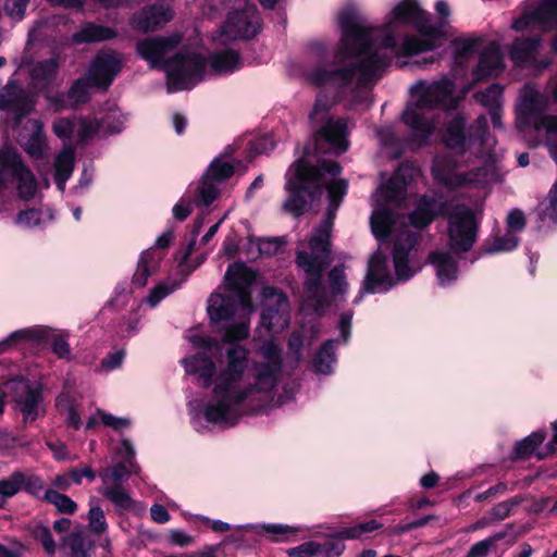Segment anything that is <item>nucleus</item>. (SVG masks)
<instances>
[{"mask_svg": "<svg viewBox=\"0 0 557 557\" xmlns=\"http://www.w3.org/2000/svg\"><path fill=\"white\" fill-rule=\"evenodd\" d=\"M255 274L243 263L231 264L224 276L225 294L213 293L207 305L210 323L226 346L214 362L208 355L219 342L195 327L185 338L198 350L182 360L186 373L210 384L208 395L188 403L193 428L206 432L209 426L228 429L245 417L280 407L296 394L284 385L282 345L271 337L260 344L253 356L239 342L250 334V314L255 311L250 286Z\"/></svg>", "mask_w": 557, "mask_h": 557, "instance_id": "nucleus-1", "label": "nucleus"}, {"mask_svg": "<svg viewBox=\"0 0 557 557\" xmlns=\"http://www.w3.org/2000/svg\"><path fill=\"white\" fill-rule=\"evenodd\" d=\"M341 39L330 59V42H309L306 59L310 65L305 79L321 89L309 114L314 131V151L341 154L348 149V124L343 117L330 115L339 100L351 107L368 108L372 103L371 88L397 58H410L437 48L443 37L442 25L424 10L420 0H397L382 23L364 25L352 10L338 15Z\"/></svg>", "mask_w": 557, "mask_h": 557, "instance_id": "nucleus-2", "label": "nucleus"}, {"mask_svg": "<svg viewBox=\"0 0 557 557\" xmlns=\"http://www.w3.org/2000/svg\"><path fill=\"white\" fill-rule=\"evenodd\" d=\"M341 166L333 161L318 159L307 148L286 173V189L289 193L284 209L298 216L315 200L327 201L323 222L313 231L308 244L301 243L297 250L296 264L306 274L304 298L300 310L321 315L330 306V295L322 284V273L330 263V235L336 211L346 193L347 181L339 176Z\"/></svg>", "mask_w": 557, "mask_h": 557, "instance_id": "nucleus-3", "label": "nucleus"}, {"mask_svg": "<svg viewBox=\"0 0 557 557\" xmlns=\"http://www.w3.org/2000/svg\"><path fill=\"white\" fill-rule=\"evenodd\" d=\"M418 174L414 166L403 164L374 195L375 207L370 225L379 243V250L369 260L367 275L355 304L360 302L364 294L385 293L399 282L410 280L421 270L417 248L418 233L409 231L405 218L389 208L392 205L399 206L407 184Z\"/></svg>", "mask_w": 557, "mask_h": 557, "instance_id": "nucleus-4", "label": "nucleus"}, {"mask_svg": "<svg viewBox=\"0 0 557 557\" xmlns=\"http://www.w3.org/2000/svg\"><path fill=\"white\" fill-rule=\"evenodd\" d=\"M463 127L465 120L460 116L454 117L443 136L445 145L456 153L476 151L484 157V160L470 166L458 161L450 153L436 156L432 165L433 178L448 189L481 187L493 176V165L488 160L496 140L488 134L485 116L481 115L475 120L468 136L465 135Z\"/></svg>", "mask_w": 557, "mask_h": 557, "instance_id": "nucleus-5", "label": "nucleus"}, {"mask_svg": "<svg viewBox=\"0 0 557 557\" xmlns=\"http://www.w3.org/2000/svg\"><path fill=\"white\" fill-rule=\"evenodd\" d=\"M180 33L138 40L136 51L151 69L165 73L169 92L193 88L206 74V62L193 49L180 48Z\"/></svg>", "mask_w": 557, "mask_h": 557, "instance_id": "nucleus-6", "label": "nucleus"}, {"mask_svg": "<svg viewBox=\"0 0 557 557\" xmlns=\"http://www.w3.org/2000/svg\"><path fill=\"white\" fill-rule=\"evenodd\" d=\"M458 100L455 84L447 77L416 83L410 88V99L401 114L403 123L411 132L412 141L419 146L428 141L437 124L434 111L455 108Z\"/></svg>", "mask_w": 557, "mask_h": 557, "instance_id": "nucleus-7", "label": "nucleus"}, {"mask_svg": "<svg viewBox=\"0 0 557 557\" xmlns=\"http://www.w3.org/2000/svg\"><path fill=\"white\" fill-rule=\"evenodd\" d=\"M438 214L447 216L448 246L451 252L461 255L471 250L476 240L478 221L474 212L465 205H457L447 211L441 199L423 196L408 220L414 228H423Z\"/></svg>", "mask_w": 557, "mask_h": 557, "instance_id": "nucleus-8", "label": "nucleus"}, {"mask_svg": "<svg viewBox=\"0 0 557 557\" xmlns=\"http://www.w3.org/2000/svg\"><path fill=\"white\" fill-rule=\"evenodd\" d=\"M550 91L557 102V82L552 85ZM548 106L549 98L540 92L535 85H524L518 104V114L532 123L537 137L557 163V114L545 113Z\"/></svg>", "mask_w": 557, "mask_h": 557, "instance_id": "nucleus-9", "label": "nucleus"}, {"mask_svg": "<svg viewBox=\"0 0 557 557\" xmlns=\"http://www.w3.org/2000/svg\"><path fill=\"white\" fill-rule=\"evenodd\" d=\"M14 186L23 200L35 198L38 183L21 154L10 146L0 147V191Z\"/></svg>", "mask_w": 557, "mask_h": 557, "instance_id": "nucleus-10", "label": "nucleus"}, {"mask_svg": "<svg viewBox=\"0 0 557 557\" xmlns=\"http://www.w3.org/2000/svg\"><path fill=\"white\" fill-rule=\"evenodd\" d=\"M205 218L201 216L196 220L193 236L194 238L187 245V247L181 252L177 257V271L178 278L169 277L165 281L158 283L153 288H151L147 295V297L143 300L150 308L157 307L164 298L178 289L183 283L186 281L187 276L197 269L206 259V256H202L197 262H190L189 256L194 250L196 244V236L199 234L200 228L203 224Z\"/></svg>", "mask_w": 557, "mask_h": 557, "instance_id": "nucleus-11", "label": "nucleus"}, {"mask_svg": "<svg viewBox=\"0 0 557 557\" xmlns=\"http://www.w3.org/2000/svg\"><path fill=\"white\" fill-rule=\"evenodd\" d=\"M15 410L22 414L24 424L33 423L46 413L42 387L38 382L24 379L11 380L5 384Z\"/></svg>", "mask_w": 557, "mask_h": 557, "instance_id": "nucleus-12", "label": "nucleus"}, {"mask_svg": "<svg viewBox=\"0 0 557 557\" xmlns=\"http://www.w3.org/2000/svg\"><path fill=\"white\" fill-rule=\"evenodd\" d=\"M259 27L257 8L238 0L236 9L228 13L214 40L225 44L227 40L248 39L258 33Z\"/></svg>", "mask_w": 557, "mask_h": 557, "instance_id": "nucleus-13", "label": "nucleus"}, {"mask_svg": "<svg viewBox=\"0 0 557 557\" xmlns=\"http://www.w3.org/2000/svg\"><path fill=\"white\" fill-rule=\"evenodd\" d=\"M315 539H324V542L315 540L306 541L297 546L286 549L288 557H339L346 549L345 543L337 540L335 531L330 525H319L309 529L308 533Z\"/></svg>", "mask_w": 557, "mask_h": 557, "instance_id": "nucleus-14", "label": "nucleus"}, {"mask_svg": "<svg viewBox=\"0 0 557 557\" xmlns=\"http://www.w3.org/2000/svg\"><path fill=\"white\" fill-rule=\"evenodd\" d=\"M51 129L65 147L89 143L97 136L98 126L88 115H72L55 119L52 122Z\"/></svg>", "mask_w": 557, "mask_h": 557, "instance_id": "nucleus-15", "label": "nucleus"}, {"mask_svg": "<svg viewBox=\"0 0 557 557\" xmlns=\"http://www.w3.org/2000/svg\"><path fill=\"white\" fill-rule=\"evenodd\" d=\"M264 309L261 313V326L272 334L285 330L290 323L289 302L287 297L274 287L263 288Z\"/></svg>", "mask_w": 557, "mask_h": 557, "instance_id": "nucleus-16", "label": "nucleus"}, {"mask_svg": "<svg viewBox=\"0 0 557 557\" xmlns=\"http://www.w3.org/2000/svg\"><path fill=\"white\" fill-rule=\"evenodd\" d=\"M98 476L102 483L98 492L113 505L119 515L136 511L137 502L122 484V480L128 475L119 474V470H114L113 472L99 471Z\"/></svg>", "mask_w": 557, "mask_h": 557, "instance_id": "nucleus-17", "label": "nucleus"}, {"mask_svg": "<svg viewBox=\"0 0 557 557\" xmlns=\"http://www.w3.org/2000/svg\"><path fill=\"white\" fill-rule=\"evenodd\" d=\"M123 66L122 57L113 50L98 52L91 60L86 76L91 86L98 89H107Z\"/></svg>", "mask_w": 557, "mask_h": 557, "instance_id": "nucleus-18", "label": "nucleus"}, {"mask_svg": "<svg viewBox=\"0 0 557 557\" xmlns=\"http://www.w3.org/2000/svg\"><path fill=\"white\" fill-rule=\"evenodd\" d=\"M22 491L34 497H41L44 493V481L35 473L20 469L0 479V497L4 502L14 497Z\"/></svg>", "mask_w": 557, "mask_h": 557, "instance_id": "nucleus-19", "label": "nucleus"}, {"mask_svg": "<svg viewBox=\"0 0 557 557\" xmlns=\"http://www.w3.org/2000/svg\"><path fill=\"white\" fill-rule=\"evenodd\" d=\"M234 530L250 531L258 536H267L273 543H293L301 534L309 532V528L306 525L285 523H247L236 525Z\"/></svg>", "mask_w": 557, "mask_h": 557, "instance_id": "nucleus-20", "label": "nucleus"}, {"mask_svg": "<svg viewBox=\"0 0 557 557\" xmlns=\"http://www.w3.org/2000/svg\"><path fill=\"white\" fill-rule=\"evenodd\" d=\"M173 16L174 11L169 3L158 2L145 7L140 12L134 14L129 20V24L134 29L148 33L163 26Z\"/></svg>", "mask_w": 557, "mask_h": 557, "instance_id": "nucleus-21", "label": "nucleus"}, {"mask_svg": "<svg viewBox=\"0 0 557 557\" xmlns=\"http://www.w3.org/2000/svg\"><path fill=\"white\" fill-rule=\"evenodd\" d=\"M193 51H196L206 62V74L201 82L210 76L232 74L243 66L239 53L233 49L216 51L209 58L203 55L198 49H193Z\"/></svg>", "mask_w": 557, "mask_h": 557, "instance_id": "nucleus-22", "label": "nucleus"}, {"mask_svg": "<svg viewBox=\"0 0 557 557\" xmlns=\"http://www.w3.org/2000/svg\"><path fill=\"white\" fill-rule=\"evenodd\" d=\"M35 102L30 94L15 82H9L0 89V110H7L18 119L34 109Z\"/></svg>", "mask_w": 557, "mask_h": 557, "instance_id": "nucleus-23", "label": "nucleus"}, {"mask_svg": "<svg viewBox=\"0 0 557 557\" xmlns=\"http://www.w3.org/2000/svg\"><path fill=\"white\" fill-rule=\"evenodd\" d=\"M88 116L98 126V137L121 133L125 128L127 120L126 115L114 103H107Z\"/></svg>", "mask_w": 557, "mask_h": 557, "instance_id": "nucleus-24", "label": "nucleus"}, {"mask_svg": "<svg viewBox=\"0 0 557 557\" xmlns=\"http://www.w3.org/2000/svg\"><path fill=\"white\" fill-rule=\"evenodd\" d=\"M64 58L61 53L53 49L51 55L46 59L38 60L30 69V83L36 89H45L51 85L59 73Z\"/></svg>", "mask_w": 557, "mask_h": 557, "instance_id": "nucleus-25", "label": "nucleus"}, {"mask_svg": "<svg viewBox=\"0 0 557 557\" xmlns=\"http://www.w3.org/2000/svg\"><path fill=\"white\" fill-rule=\"evenodd\" d=\"M455 256L451 250L436 249L428 257V262L433 267L438 284L443 287L458 278L459 268Z\"/></svg>", "mask_w": 557, "mask_h": 557, "instance_id": "nucleus-26", "label": "nucleus"}, {"mask_svg": "<svg viewBox=\"0 0 557 557\" xmlns=\"http://www.w3.org/2000/svg\"><path fill=\"white\" fill-rule=\"evenodd\" d=\"M163 258L164 252L156 248H148L143 251L138 259L132 284L137 288L146 286L148 280L159 273Z\"/></svg>", "mask_w": 557, "mask_h": 557, "instance_id": "nucleus-27", "label": "nucleus"}, {"mask_svg": "<svg viewBox=\"0 0 557 557\" xmlns=\"http://www.w3.org/2000/svg\"><path fill=\"white\" fill-rule=\"evenodd\" d=\"M504 69V57L497 42L490 44L480 54L479 63L473 71L475 81L496 76Z\"/></svg>", "mask_w": 557, "mask_h": 557, "instance_id": "nucleus-28", "label": "nucleus"}, {"mask_svg": "<svg viewBox=\"0 0 557 557\" xmlns=\"http://www.w3.org/2000/svg\"><path fill=\"white\" fill-rule=\"evenodd\" d=\"M113 462L114 465L112 467L102 469L101 471L113 472L114 470H119V474L128 476L138 473L139 468L135 461V447L129 440H121L119 446L113 451Z\"/></svg>", "mask_w": 557, "mask_h": 557, "instance_id": "nucleus-29", "label": "nucleus"}, {"mask_svg": "<svg viewBox=\"0 0 557 557\" xmlns=\"http://www.w3.org/2000/svg\"><path fill=\"white\" fill-rule=\"evenodd\" d=\"M30 126L32 134L27 137H22L20 145L32 159H42L49 151V145L44 131V125L39 120H32Z\"/></svg>", "mask_w": 557, "mask_h": 557, "instance_id": "nucleus-30", "label": "nucleus"}, {"mask_svg": "<svg viewBox=\"0 0 557 557\" xmlns=\"http://www.w3.org/2000/svg\"><path fill=\"white\" fill-rule=\"evenodd\" d=\"M116 36L117 32L112 27L87 22L81 26L78 32L72 35L71 41L76 45L91 44L111 40Z\"/></svg>", "mask_w": 557, "mask_h": 557, "instance_id": "nucleus-31", "label": "nucleus"}, {"mask_svg": "<svg viewBox=\"0 0 557 557\" xmlns=\"http://www.w3.org/2000/svg\"><path fill=\"white\" fill-rule=\"evenodd\" d=\"M75 168V147L65 146L54 158V182L60 191H64L67 180Z\"/></svg>", "mask_w": 557, "mask_h": 557, "instance_id": "nucleus-32", "label": "nucleus"}, {"mask_svg": "<svg viewBox=\"0 0 557 557\" xmlns=\"http://www.w3.org/2000/svg\"><path fill=\"white\" fill-rule=\"evenodd\" d=\"M540 38H517L509 49V57L516 65H531L537 49L540 47Z\"/></svg>", "mask_w": 557, "mask_h": 557, "instance_id": "nucleus-33", "label": "nucleus"}, {"mask_svg": "<svg viewBox=\"0 0 557 557\" xmlns=\"http://www.w3.org/2000/svg\"><path fill=\"white\" fill-rule=\"evenodd\" d=\"M50 334L51 327L46 325H33L10 333L9 337L15 348H20L27 344H41L48 341Z\"/></svg>", "mask_w": 557, "mask_h": 557, "instance_id": "nucleus-34", "label": "nucleus"}, {"mask_svg": "<svg viewBox=\"0 0 557 557\" xmlns=\"http://www.w3.org/2000/svg\"><path fill=\"white\" fill-rule=\"evenodd\" d=\"M520 238L516 234L505 231L492 235L483 246L484 255H495L515 250L519 245Z\"/></svg>", "mask_w": 557, "mask_h": 557, "instance_id": "nucleus-35", "label": "nucleus"}, {"mask_svg": "<svg viewBox=\"0 0 557 557\" xmlns=\"http://www.w3.org/2000/svg\"><path fill=\"white\" fill-rule=\"evenodd\" d=\"M104 425L114 431H122L124 429H128L132 426L131 419L126 417H116L112 413H109L102 409H97L95 412L88 418L86 422V430H91L97 428L98 425Z\"/></svg>", "mask_w": 557, "mask_h": 557, "instance_id": "nucleus-36", "label": "nucleus"}, {"mask_svg": "<svg viewBox=\"0 0 557 557\" xmlns=\"http://www.w3.org/2000/svg\"><path fill=\"white\" fill-rule=\"evenodd\" d=\"M483 38L481 36H462L451 41L454 61L457 64H463L481 47Z\"/></svg>", "mask_w": 557, "mask_h": 557, "instance_id": "nucleus-37", "label": "nucleus"}, {"mask_svg": "<svg viewBox=\"0 0 557 557\" xmlns=\"http://www.w3.org/2000/svg\"><path fill=\"white\" fill-rule=\"evenodd\" d=\"M53 219L51 211L44 212L42 210L29 208L20 211L15 219L14 224L23 230H32L46 225L47 222Z\"/></svg>", "mask_w": 557, "mask_h": 557, "instance_id": "nucleus-38", "label": "nucleus"}, {"mask_svg": "<svg viewBox=\"0 0 557 557\" xmlns=\"http://www.w3.org/2000/svg\"><path fill=\"white\" fill-rule=\"evenodd\" d=\"M218 184V182L207 177V174H203L200 182L190 184L188 187H193V198L197 200L200 206L208 207L220 194Z\"/></svg>", "mask_w": 557, "mask_h": 557, "instance_id": "nucleus-39", "label": "nucleus"}, {"mask_svg": "<svg viewBox=\"0 0 557 557\" xmlns=\"http://www.w3.org/2000/svg\"><path fill=\"white\" fill-rule=\"evenodd\" d=\"M66 557H91L92 543L79 532L67 535L62 544Z\"/></svg>", "mask_w": 557, "mask_h": 557, "instance_id": "nucleus-40", "label": "nucleus"}, {"mask_svg": "<svg viewBox=\"0 0 557 557\" xmlns=\"http://www.w3.org/2000/svg\"><path fill=\"white\" fill-rule=\"evenodd\" d=\"M238 164L239 161L235 163L230 156L221 154L211 161L205 174H207V177L221 183L235 173V168Z\"/></svg>", "mask_w": 557, "mask_h": 557, "instance_id": "nucleus-41", "label": "nucleus"}, {"mask_svg": "<svg viewBox=\"0 0 557 557\" xmlns=\"http://www.w3.org/2000/svg\"><path fill=\"white\" fill-rule=\"evenodd\" d=\"M334 341H326L313 358L314 371L319 374L329 375L333 373L336 363Z\"/></svg>", "mask_w": 557, "mask_h": 557, "instance_id": "nucleus-42", "label": "nucleus"}, {"mask_svg": "<svg viewBox=\"0 0 557 557\" xmlns=\"http://www.w3.org/2000/svg\"><path fill=\"white\" fill-rule=\"evenodd\" d=\"M545 438L546 432L544 430H537L531 433L516 444L515 457L520 459L528 458L532 455L537 457V453L543 450V448L540 447Z\"/></svg>", "mask_w": 557, "mask_h": 557, "instance_id": "nucleus-43", "label": "nucleus"}, {"mask_svg": "<svg viewBox=\"0 0 557 557\" xmlns=\"http://www.w3.org/2000/svg\"><path fill=\"white\" fill-rule=\"evenodd\" d=\"M40 498L47 500L49 504L53 505L59 512L65 515L75 513L78 507L70 496L52 488H44V493Z\"/></svg>", "mask_w": 557, "mask_h": 557, "instance_id": "nucleus-44", "label": "nucleus"}, {"mask_svg": "<svg viewBox=\"0 0 557 557\" xmlns=\"http://www.w3.org/2000/svg\"><path fill=\"white\" fill-rule=\"evenodd\" d=\"M382 527L383 524L377 520H369L350 528L337 530L334 536H337V540L344 543L345 540L360 539L363 534L372 533Z\"/></svg>", "mask_w": 557, "mask_h": 557, "instance_id": "nucleus-45", "label": "nucleus"}, {"mask_svg": "<svg viewBox=\"0 0 557 557\" xmlns=\"http://www.w3.org/2000/svg\"><path fill=\"white\" fill-rule=\"evenodd\" d=\"M89 510H88V525L91 532L97 534H102L108 529V523L106 521L104 511L100 506V502L97 497L91 496L88 500Z\"/></svg>", "mask_w": 557, "mask_h": 557, "instance_id": "nucleus-46", "label": "nucleus"}, {"mask_svg": "<svg viewBox=\"0 0 557 557\" xmlns=\"http://www.w3.org/2000/svg\"><path fill=\"white\" fill-rule=\"evenodd\" d=\"M474 99L487 111L503 106V87L492 84L483 91L475 92Z\"/></svg>", "mask_w": 557, "mask_h": 557, "instance_id": "nucleus-47", "label": "nucleus"}, {"mask_svg": "<svg viewBox=\"0 0 557 557\" xmlns=\"http://www.w3.org/2000/svg\"><path fill=\"white\" fill-rule=\"evenodd\" d=\"M48 339L51 342L52 352L60 359H73L72 349L69 343V333L66 331H54L51 329V334Z\"/></svg>", "mask_w": 557, "mask_h": 557, "instance_id": "nucleus-48", "label": "nucleus"}, {"mask_svg": "<svg viewBox=\"0 0 557 557\" xmlns=\"http://www.w3.org/2000/svg\"><path fill=\"white\" fill-rule=\"evenodd\" d=\"M123 0H48L51 5H59L70 9H82L84 5H92V10L97 8H115L122 4Z\"/></svg>", "mask_w": 557, "mask_h": 557, "instance_id": "nucleus-49", "label": "nucleus"}, {"mask_svg": "<svg viewBox=\"0 0 557 557\" xmlns=\"http://www.w3.org/2000/svg\"><path fill=\"white\" fill-rule=\"evenodd\" d=\"M330 294L333 297L344 296L348 290L345 267H334L329 273Z\"/></svg>", "mask_w": 557, "mask_h": 557, "instance_id": "nucleus-50", "label": "nucleus"}, {"mask_svg": "<svg viewBox=\"0 0 557 557\" xmlns=\"http://www.w3.org/2000/svg\"><path fill=\"white\" fill-rule=\"evenodd\" d=\"M57 408L66 414L67 423L78 430L82 426V419L67 394H60L55 399Z\"/></svg>", "mask_w": 557, "mask_h": 557, "instance_id": "nucleus-51", "label": "nucleus"}, {"mask_svg": "<svg viewBox=\"0 0 557 557\" xmlns=\"http://www.w3.org/2000/svg\"><path fill=\"white\" fill-rule=\"evenodd\" d=\"M91 88H95V86L90 85L88 77L85 75L72 85L67 92V98L75 106L84 103L88 100Z\"/></svg>", "mask_w": 557, "mask_h": 557, "instance_id": "nucleus-52", "label": "nucleus"}, {"mask_svg": "<svg viewBox=\"0 0 557 557\" xmlns=\"http://www.w3.org/2000/svg\"><path fill=\"white\" fill-rule=\"evenodd\" d=\"M194 202L193 187H188L186 193L174 205L172 209L173 218L181 222L186 220L193 211Z\"/></svg>", "mask_w": 557, "mask_h": 557, "instance_id": "nucleus-53", "label": "nucleus"}, {"mask_svg": "<svg viewBox=\"0 0 557 557\" xmlns=\"http://www.w3.org/2000/svg\"><path fill=\"white\" fill-rule=\"evenodd\" d=\"M67 18L62 15H53L47 18H42L36 23L34 28L30 30L29 36L34 40H39L44 37H46L48 34L46 29L57 27L61 24H66Z\"/></svg>", "mask_w": 557, "mask_h": 557, "instance_id": "nucleus-54", "label": "nucleus"}, {"mask_svg": "<svg viewBox=\"0 0 557 557\" xmlns=\"http://www.w3.org/2000/svg\"><path fill=\"white\" fill-rule=\"evenodd\" d=\"M126 352L124 349L119 348L110 351L100 362L98 372L110 373L120 369L124 362Z\"/></svg>", "mask_w": 557, "mask_h": 557, "instance_id": "nucleus-55", "label": "nucleus"}, {"mask_svg": "<svg viewBox=\"0 0 557 557\" xmlns=\"http://www.w3.org/2000/svg\"><path fill=\"white\" fill-rule=\"evenodd\" d=\"M520 503L521 500L519 498H513L510 500L499 503L487 513L488 518L491 519V522L495 523L497 521L506 519L511 513L512 508L519 505Z\"/></svg>", "mask_w": 557, "mask_h": 557, "instance_id": "nucleus-56", "label": "nucleus"}, {"mask_svg": "<svg viewBox=\"0 0 557 557\" xmlns=\"http://www.w3.org/2000/svg\"><path fill=\"white\" fill-rule=\"evenodd\" d=\"M28 3L29 0H5L3 9L10 18L17 22L24 18Z\"/></svg>", "mask_w": 557, "mask_h": 557, "instance_id": "nucleus-57", "label": "nucleus"}, {"mask_svg": "<svg viewBox=\"0 0 557 557\" xmlns=\"http://www.w3.org/2000/svg\"><path fill=\"white\" fill-rule=\"evenodd\" d=\"M34 536L38 542H40L48 555H54L57 546L52 539L51 532L47 527H36L34 530Z\"/></svg>", "mask_w": 557, "mask_h": 557, "instance_id": "nucleus-58", "label": "nucleus"}, {"mask_svg": "<svg viewBox=\"0 0 557 557\" xmlns=\"http://www.w3.org/2000/svg\"><path fill=\"white\" fill-rule=\"evenodd\" d=\"M506 226H507V231L519 236V234L525 227L524 213L518 209H512L507 215Z\"/></svg>", "mask_w": 557, "mask_h": 557, "instance_id": "nucleus-59", "label": "nucleus"}, {"mask_svg": "<svg viewBox=\"0 0 557 557\" xmlns=\"http://www.w3.org/2000/svg\"><path fill=\"white\" fill-rule=\"evenodd\" d=\"M304 346L302 335L298 332L293 333L288 341V355L295 363H299L304 359Z\"/></svg>", "mask_w": 557, "mask_h": 557, "instance_id": "nucleus-60", "label": "nucleus"}, {"mask_svg": "<svg viewBox=\"0 0 557 557\" xmlns=\"http://www.w3.org/2000/svg\"><path fill=\"white\" fill-rule=\"evenodd\" d=\"M502 537L503 535L499 534L494 537L476 542L471 546L470 550L468 552V557H485L488 554L494 542L500 540Z\"/></svg>", "mask_w": 557, "mask_h": 557, "instance_id": "nucleus-61", "label": "nucleus"}, {"mask_svg": "<svg viewBox=\"0 0 557 557\" xmlns=\"http://www.w3.org/2000/svg\"><path fill=\"white\" fill-rule=\"evenodd\" d=\"M376 136L382 146L387 147L394 144L398 145L400 138L396 135L395 129L391 125H384L376 129Z\"/></svg>", "mask_w": 557, "mask_h": 557, "instance_id": "nucleus-62", "label": "nucleus"}, {"mask_svg": "<svg viewBox=\"0 0 557 557\" xmlns=\"http://www.w3.org/2000/svg\"><path fill=\"white\" fill-rule=\"evenodd\" d=\"M544 213L549 220L557 222V182L547 194V205L544 209Z\"/></svg>", "mask_w": 557, "mask_h": 557, "instance_id": "nucleus-63", "label": "nucleus"}, {"mask_svg": "<svg viewBox=\"0 0 557 557\" xmlns=\"http://www.w3.org/2000/svg\"><path fill=\"white\" fill-rule=\"evenodd\" d=\"M170 543L184 547L194 543V539L187 532L178 529H173L169 532Z\"/></svg>", "mask_w": 557, "mask_h": 557, "instance_id": "nucleus-64", "label": "nucleus"}]
</instances>
